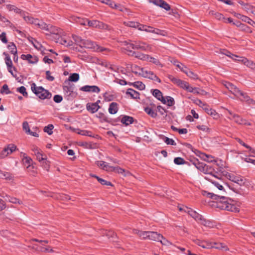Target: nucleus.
Listing matches in <instances>:
<instances>
[{
	"label": "nucleus",
	"mask_w": 255,
	"mask_h": 255,
	"mask_svg": "<svg viewBox=\"0 0 255 255\" xmlns=\"http://www.w3.org/2000/svg\"><path fill=\"white\" fill-rule=\"evenodd\" d=\"M6 150V152H8V154H11L14 151H15L16 149V147L15 145L12 144H10L7 145L6 147L4 148Z\"/></svg>",
	"instance_id": "47"
},
{
	"label": "nucleus",
	"mask_w": 255,
	"mask_h": 255,
	"mask_svg": "<svg viewBox=\"0 0 255 255\" xmlns=\"http://www.w3.org/2000/svg\"><path fill=\"white\" fill-rule=\"evenodd\" d=\"M229 118L231 120H234L235 122L238 124L250 125V124L247 123L245 120L243 119L240 116L236 114L233 115V118L229 117Z\"/></svg>",
	"instance_id": "23"
},
{
	"label": "nucleus",
	"mask_w": 255,
	"mask_h": 255,
	"mask_svg": "<svg viewBox=\"0 0 255 255\" xmlns=\"http://www.w3.org/2000/svg\"><path fill=\"white\" fill-rule=\"evenodd\" d=\"M109 239H111V241H115V238L116 237V235L113 231H105L104 233Z\"/></svg>",
	"instance_id": "43"
},
{
	"label": "nucleus",
	"mask_w": 255,
	"mask_h": 255,
	"mask_svg": "<svg viewBox=\"0 0 255 255\" xmlns=\"http://www.w3.org/2000/svg\"><path fill=\"white\" fill-rule=\"evenodd\" d=\"M221 52L222 54L227 56L234 60L242 62L248 67L251 68L254 71H255V63H254L253 61L249 60L246 58L239 57L237 55L233 54L230 51L225 49L221 50Z\"/></svg>",
	"instance_id": "2"
},
{
	"label": "nucleus",
	"mask_w": 255,
	"mask_h": 255,
	"mask_svg": "<svg viewBox=\"0 0 255 255\" xmlns=\"http://www.w3.org/2000/svg\"><path fill=\"white\" fill-rule=\"evenodd\" d=\"M126 94L129 95L132 99H139V93L132 89H128L127 91L126 92Z\"/></svg>",
	"instance_id": "25"
},
{
	"label": "nucleus",
	"mask_w": 255,
	"mask_h": 255,
	"mask_svg": "<svg viewBox=\"0 0 255 255\" xmlns=\"http://www.w3.org/2000/svg\"><path fill=\"white\" fill-rule=\"evenodd\" d=\"M73 86L71 85L69 83L68 85H64L63 87L64 93L67 96L71 95L73 92Z\"/></svg>",
	"instance_id": "24"
},
{
	"label": "nucleus",
	"mask_w": 255,
	"mask_h": 255,
	"mask_svg": "<svg viewBox=\"0 0 255 255\" xmlns=\"http://www.w3.org/2000/svg\"><path fill=\"white\" fill-rule=\"evenodd\" d=\"M196 127L198 129L206 132H209L210 131L209 128L206 125H198Z\"/></svg>",
	"instance_id": "59"
},
{
	"label": "nucleus",
	"mask_w": 255,
	"mask_h": 255,
	"mask_svg": "<svg viewBox=\"0 0 255 255\" xmlns=\"http://www.w3.org/2000/svg\"><path fill=\"white\" fill-rule=\"evenodd\" d=\"M96 179L102 185H106L109 186L112 185L111 182L107 181L102 178H100L99 177H96Z\"/></svg>",
	"instance_id": "62"
},
{
	"label": "nucleus",
	"mask_w": 255,
	"mask_h": 255,
	"mask_svg": "<svg viewBox=\"0 0 255 255\" xmlns=\"http://www.w3.org/2000/svg\"><path fill=\"white\" fill-rule=\"evenodd\" d=\"M214 169L211 166L206 164L205 167V171H204V173L209 174L212 175L213 176L216 177L215 175L214 174Z\"/></svg>",
	"instance_id": "35"
},
{
	"label": "nucleus",
	"mask_w": 255,
	"mask_h": 255,
	"mask_svg": "<svg viewBox=\"0 0 255 255\" xmlns=\"http://www.w3.org/2000/svg\"><path fill=\"white\" fill-rule=\"evenodd\" d=\"M0 178L7 180H10L12 179L13 176L9 172L0 170Z\"/></svg>",
	"instance_id": "33"
},
{
	"label": "nucleus",
	"mask_w": 255,
	"mask_h": 255,
	"mask_svg": "<svg viewBox=\"0 0 255 255\" xmlns=\"http://www.w3.org/2000/svg\"><path fill=\"white\" fill-rule=\"evenodd\" d=\"M16 91L21 94L25 97H27L28 96L26 88L24 86H21L17 88Z\"/></svg>",
	"instance_id": "48"
},
{
	"label": "nucleus",
	"mask_w": 255,
	"mask_h": 255,
	"mask_svg": "<svg viewBox=\"0 0 255 255\" xmlns=\"http://www.w3.org/2000/svg\"><path fill=\"white\" fill-rule=\"evenodd\" d=\"M202 194L204 196L216 200L218 208L234 212H239V208L234 204V201L230 198L223 195H219L205 191H203Z\"/></svg>",
	"instance_id": "1"
},
{
	"label": "nucleus",
	"mask_w": 255,
	"mask_h": 255,
	"mask_svg": "<svg viewBox=\"0 0 255 255\" xmlns=\"http://www.w3.org/2000/svg\"><path fill=\"white\" fill-rule=\"evenodd\" d=\"M21 14L23 16V19H24V20L26 22H27L28 23L33 24L34 21L35 20V19L33 18V17H32L29 15H26L24 14L23 11L22 12Z\"/></svg>",
	"instance_id": "40"
},
{
	"label": "nucleus",
	"mask_w": 255,
	"mask_h": 255,
	"mask_svg": "<svg viewBox=\"0 0 255 255\" xmlns=\"http://www.w3.org/2000/svg\"><path fill=\"white\" fill-rule=\"evenodd\" d=\"M166 104L167 106L171 107L174 104V99L170 96H167L166 97Z\"/></svg>",
	"instance_id": "57"
},
{
	"label": "nucleus",
	"mask_w": 255,
	"mask_h": 255,
	"mask_svg": "<svg viewBox=\"0 0 255 255\" xmlns=\"http://www.w3.org/2000/svg\"><path fill=\"white\" fill-rule=\"evenodd\" d=\"M130 85H133L134 87L140 90H144L145 87V85L140 81H137L130 83Z\"/></svg>",
	"instance_id": "36"
},
{
	"label": "nucleus",
	"mask_w": 255,
	"mask_h": 255,
	"mask_svg": "<svg viewBox=\"0 0 255 255\" xmlns=\"http://www.w3.org/2000/svg\"><path fill=\"white\" fill-rule=\"evenodd\" d=\"M194 165L198 170L204 173L206 164L197 162V163H194Z\"/></svg>",
	"instance_id": "50"
},
{
	"label": "nucleus",
	"mask_w": 255,
	"mask_h": 255,
	"mask_svg": "<svg viewBox=\"0 0 255 255\" xmlns=\"http://www.w3.org/2000/svg\"><path fill=\"white\" fill-rule=\"evenodd\" d=\"M96 164L97 165L103 169V170H105L107 171L110 172L111 171V169L112 168V166L109 165V163L103 161H96Z\"/></svg>",
	"instance_id": "18"
},
{
	"label": "nucleus",
	"mask_w": 255,
	"mask_h": 255,
	"mask_svg": "<svg viewBox=\"0 0 255 255\" xmlns=\"http://www.w3.org/2000/svg\"><path fill=\"white\" fill-rule=\"evenodd\" d=\"M78 131L77 132L78 134H81L82 135L88 136L90 137H94V135L92 132L89 130H80L78 129Z\"/></svg>",
	"instance_id": "37"
},
{
	"label": "nucleus",
	"mask_w": 255,
	"mask_h": 255,
	"mask_svg": "<svg viewBox=\"0 0 255 255\" xmlns=\"http://www.w3.org/2000/svg\"><path fill=\"white\" fill-rule=\"evenodd\" d=\"M227 178L231 181L237 183L240 186L245 184V179L241 176H237L233 174H229L227 175Z\"/></svg>",
	"instance_id": "10"
},
{
	"label": "nucleus",
	"mask_w": 255,
	"mask_h": 255,
	"mask_svg": "<svg viewBox=\"0 0 255 255\" xmlns=\"http://www.w3.org/2000/svg\"><path fill=\"white\" fill-rule=\"evenodd\" d=\"M174 162L177 165H181L185 163V161L181 157H176L174 159Z\"/></svg>",
	"instance_id": "64"
},
{
	"label": "nucleus",
	"mask_w": 255,
	"mask_h": 255,
	"mask_svg": "<svg viewBox=\"0 0 255 255\" xmlns=\"http://www.w3.org/2000/svg\"><path fill=\"white\" fill-rule=\"evenodd\" d=\"M99 64L107 68H110L111 69L114 70V71L116 70L115 68H114L112 66V65L109 62H108L107 61H102L100 62V63H99Z\"/></svg>",
	"instance_id": "53"
},
{
	"label": "nucleus",
	"mask_w": 255,
	"mask_h": 255,
	"mask_svg": "<svg viewBox=\"0 0 255 255\" xmlns=\"http://www.w3.org/2000/svg\"><path fill=\"white\" fill-rule=\"evenodd\" d=\"M23 162L27 164V166H29L32 162V159L29 157L25 156V154H23Z\"/></svg>",
	"instance_id": "61"
},
{
	"label": "nucleus",
	"mask_w": 255,
	"mask_h": 255,
	"mask_svg": "<svg viewBox=\"0 0 255 255\" xmlns=\"http://www.w3.org/2000/svg\"><path fill=\"white\" fill-rule=\"evenodd\" d=\"M188 99H191L194 104L199 106L202 108H203V106H206V104L203 103L200 100L198 99H193L191 98V97H189Z\"/></svg>",
	"instance_id": "54"
},
{
	"label": "nucleus",
	"mask_w": 255,
	"mask_h": 255,
	"mask_svg": "<svg viewBox=\"0 0 255 255\" xmlns=\"http://www.w3.org/2000/svg\"><path fill=\"white\" fill-rule=\"evenodd\" d=\"M21 58L23 60H27L31 64H35L38 61V59L36 56L31 55V54H22Z\"/></svg>",
	"instance_id": "14"
},
{
	"label": "nucleus",
	"mask_w": 255,
	"mask_h": 255,
	"mask_svg": "<svg viewBox=\"0 0 255 255\" xmlns=\"http://www.w3.org/2000/svg\"><path fill=\"white\" fill-rule=\"evenodd\" d=\"M163 238V236L160 234H158L156 232H150L149 231L148 239L159 242L160 239Z\"/></svg>",
	"instance_id": "17"
},
{
	"label": "nucleus",
	"mask_w": 255,
	"mask_h": 255,
	"mask_svg": "<svg viewBox=\"0 0 255 255\" xmlns=\"http://www.w3.org/2000/svg\"><path fill=\"white\" fill-rule=\"evenodd\" d=\"M86 108L88 111L92 113H95L98 111L100 107L98 105V103L96 102L94 103H88L86 105Z\"/></svg>",
	"instance_id": "16"
},
{
	"label": "nucleus",
	"mask_w": 255,
	"mask_h": 255,
	"mask_svg": "<svg viewBox=\"0 0 255 255\" xmlns=\"http://www.w3.org/2000/svg\"><path fill=\"white\" fill-rule=\"evenodd\" d=\"M201 224L206 227H208L209 228H213L214 227L213 223L209 220H206L204 218L203 219Z\"/></svg>",
	"instance_id": "55"
},
{
	"label": "nucleus",
	"mask_w": 255,
	"mask_h": 255,
	"mask_svg": "<svg viewBox=\"0 0 255 255\" xmlns=\"http://www.w3.org/2000/svg\"><path fill=\"white\" fill-rule=\"evenodd\" d=\"M118 104L117 103L113 102L110 104L109 108V112L111 114H115L118 111Z\"/></svg>",
	"instance_id": "27"
},
{
	"label": "nucleus",
	"mask_w": 255,
	"mask_h": 255,
	"mask_svg": "<svg viewBox=\"0 0 255 255\" xmlns=\"http://www.w3.org/2000/svg\"><path fill=\"white\" fill-rule=\"evenodd\" d=\"M241 91V90H240L237 87L234 85L233 86V87L232 88V89L230 90V92L237 98L239 97V94Z\"/></svg>",
	"instance_id": "46"
},
{
	"label": "nucleus",
	"mask_w": 255,
	"mask_h": 255,
	"mask_svg": "<svg viewBox=\"0 0 255 255\" xmlns=\"http://www.w3.org/2000/svg\"><path fill=\"white\" fill-rule=\"evenodd\" d=\"M243 17L244 18L243 20V21L246 22L253 26H255V22L252 20L250 18L247 16Z\"/></svg>",
	"instance_id": "63"
},
{
	"label": "nucleus",
	"mask_w": 255,
	"mask_h": 255,
	"mask_svg": "<svg viewBox=\"0 0 255 255\" xmlns=\"http://www.w3.org/2000/svg\"><path fill=\"white\" fill-rule=\"evenodd\" d=\"M134 234H137L142 239H148L149 231H141L136 229L132 230Z\"/></svg>",
	"instance_id": "22"
},
{
	"label": "nucleus",
	"mask_w": 255,
	"mask_h": 255,
	"mask_svg": "<svg viewBox=\"0 0 255 255\" xmlns=\"http://www.w3.org/2000/svg\"><path fill=\"white\" fill-rule=\"evenodd\" d=\"M144 111L152 118H155L157 116V113L149 107L144 108Z\"/></svg>",
	"instance_id": "38"
},
{
	"label": "nucleus",
	"mask_w": 255,
	"mask_h": 255,
	"mask_svg": "<svg viewBox=\"0 0 255 255\" xmlns=\"http://www.w3.org/2000/svg\"><path fill=\"white\" fill-rule=\"evenodd\" d=\"M87 25H88L89 27L96 28L100 29H105L108 30H111V28L109 25L104 23L103 22L97 20H88Z\"/></svg>",
	"instance_id": "6"
},
{
	"label": "nucleus",
	"mask_w": 255,
	"mask_h": 255,
	"mask_svg": "<svg viewBox=\"0 0 255 255\" xmlns=\"http://www.w3.org/2000/svg\"><path fill=\"white\" fill-rule=\"evenodd\" d=\"M80 90L85 92H91L98 93L100 91V88L97 86L86 85L81 88Z\"/></svg>",
	"instance_id": "15"
},
{
	"label": "nucleus",
	"mask_w": 255,
	"mask_h": 255,
	"mask_svg": "<svg viewBox=\"0 0 255 255\" xmlns=\"http://www.w3.org/2000/svg\"><path fill=\"white\" fill-rule=\"evenodd\" d=\"M152 95L157 100H159L160 98H162V94L161 92L158 89L153 90L152 92Z\"/></svg>",
	"instance_id": "52"
},
{
	"label": "nucleus",
	"mask_w": 255,
	"mask_h": 255,
	"mask_svg": "<svg viewBox=\"0 0 255 255\" xmlns=\"http://www.w3.org/2000/svg\"><path fill=\"white\" fill-rule=\"evenodd\" d=\"M214 244L216 245V246H213V247L212 248H215L217 249L225 251L228 250L227 247L222 243H214Z\"/></svg>",
	"instance_id": "39"
},
{
	"label": "nucleus",
	"mask_w": 255,
	"mask_h": 255,
	"mask_svg": "<svg viewBox=\"0 0 255 255\" xmlns=\"http://www.w3.org/2000/svg\"><path fill=\"white\" fill-rule=\"evenodd\" d=\"M69 81L71 82H77L79 79V75L77 73L71 74L69 77Z\"/></svg>",
	"instance_id": "44"
},
{
	"label": "nucleus",
	"mask_w": 255,
	"mask_h": 255,
	"mask_svg": "<svg viewBox=\"0 0 255 255\" xmlns=\"http://www.w3.org/2000/svg\"><path fill=\"white\" fill-rule=\"evenodd\" d=\"M71 20L82 25H88V19H87L81 18L79 17L73 16L71 17Z\"/></svg>",
	"instance_id": "20"
},
{
	"label": "nucleus",
	"mask_w": 255,
	"mask_h": 255,
	"mask_svg": "<svg viewBox=\"0 0 255 255\" xmlns=\"http://www.w3.org/2000/svg\"><path fill=\"white\" fill-rule=\"evenodd\" d=\"M95 45L96 44L91 41L84 40L83 45H82V47L91 48L92 47H95Z\"/></svg>",
	"instance_id": "42"
},
{
	"label": "nucleus",
	"mask_w": 255,
	"mask_h": 255,
	"mask_svg": "<svg viewBox=\"0 0 255 255\" xmlns=\"http://www.w3.org/2000/svg\"><path fill=\"white\" fill-rule=\"evenodd\" d=\"M64 33L63 30L60 28H57L52 25L49 24L46 34L49 33L56 35L57 36H61Z\"/></svg>",
	"instance_id": "11"
},
{
	"label": "nucleus",
	"mask_w": 255,
	"mask_h": 255,
	"mask_svg": "<svg viewBox=\"0 0 255 255\" xmlns=\"http://www.w3.org/2000/svg\"><path fill=\"white\" fill-rule=\"evenodd\" d=\"M124 24L127 26L137 28L139 30V27L141 25V24L137 22L132 21H124Z\"/></svg>",
	"instance_id": "28"
},
{
	"label": "nucleus",
	"mask_w": 255,
	"mask_h": 255,
	"mask_svg": "<svg viewBox=\"0 0 255 255\" xmlns=\"http://www.w3.org/2000/svg\"><path fill=\"white\" fill-rule=\"evenodd\" d=\"M150 2L153 3L157 6L164 8L166 10H169L170 9V5L166 2L163 0H150Z\"/></svg>",
	"instance_id": "12"
},
{
	"label": "nucleus",
	"mask_w": 255,
	"mask_h": 255,
	"mask_svg": "<svg viewBox=\"0 0 255 255\" xmlns=\"http://www.w3.org/2000/svg\"><path fill=\"white\" fill-rule=\"evenodd\" d=\"M163 140L167 144L172 145H175L176 144L175 141L173 139L168 138L167 137H164L163 138Z\"/></svg>",
	"instance_id": "56"
},
{
	"label": "nucleus",
	"mask_w": 255,
	"mask_h": 255,
	"mask_svg": "<svg viewBox=\"0 0 255 255\" xmlns=\"http://www.w3.org/2000/svg\"><path fill=\"white\" fill-rule=\"evenodd\" d=\"M240 96L242 97V99H241V101H245L250 104H255V101L253 99H251L249 96L246 93L241 91L239 94V96Z\"/></svg>",
	"instance_id": "26"
},
{
	"label": "nucleus",
	"mask_w": 255,
	"mask_h": 255,
	"mask_svg": "<svg viewBox=\"0 0 255 255\" xmlns=\"http://www.w3.org/2000/svg\"><path fill=\"white\" fill-rule=\"evenodd\" d=\"M0 196L2 198H5L6 197V198L5 199L11 203L14 204L18 203L19 204L21 203V202H20L18 199L16 198L12 197L7 195H5V196H4L3 194L1 193H0Z\"/></svg>",
	"instance_id": "32"
},
{
	"label": "nucleus",
	"mask_w": 255,
	"mask_h": 255,
	"mask_svg": "<svg viewBox=\"0 0 255 255\" xmlns=\"http://www.w3.org/2000/svg\"><path fill=\"white\" fill-rule=\"evenodd\" d=\"M72 38L77 45L82 47L84 43V39H82L81 37L74 34L72 35Z\"/></svg>",
	"instance_id": "34"
},
{
	"label": "nucleus",
	"mask_w": 255,
	"mask_h": 255,
	"mask_svg": "<svg viewBox=\"0 0 255 255\" xmlns=\"http://www.w3.org/2000/svg\"><path fill=\"white\" fill-rule=\"evenodd\" d=\"M6 8L9 11H14V12L16 13H19L21 14V13L22 12V10H21L20 9L17 7L16 6L12 4H6L5 5Z\"/></svg>",
	"instance_id": "30"
},
{
	"label": "nucleus",
	"mask_w": 255,
	"mask_h": 255,
	"mask_svg": "<svg viewBox=\"0 0 255 255\" xmlns=\"http://www.w3.org/2000/svg\"><path fill=\"white\" fill-rule=\"evenodd\" d=\"M181 70L185 73L189 77L194 80L198 79V75L194 73L193 71L183 69V68L181 69Z\"/></svg>",
	"instance_id": "31"
},
{
	"label": "nucleus",
	"mask_w": 255,
	"mask_h": 255,
	"mask_svg": "<svg viewBox=\"0 0 255 255\" xmlns=\"http://www.w3.org/2000/svg\"><path fill=\"white\" fill-rule=\"evenodd\" d=\"M129 52L132 54V55H134L136 58L142 60L143 61H148L149 55L147 54H144L141 53L132 52V51H129Z\"/></svg>",
	"instance_id": "19"
},
{
	"label": "nucleus",
	"mask_w": 255,
	"mask_h": 255,
	"mask_svg": "<svg viewBox=\"0 0 255 255\" xmlns=\"http://www.w3.org/2000/svg\"><path fill=\"white\" fill-rule=\"evenodd\" d=\"M194 242L196 245L204 249H211L213 247L212 243L207 241H201L197 239Z\"/></svg>",
	"instance_id": "13"
},
{
	"label": "nucleus",
	"mask_w": 255,
	"mask_h": 255,
	"mask_svg": "<svg viewBox=\"0 0 255 255\" xmlns=\"http://www.w3.org/2000/svg\"><path fill=\"white\" fill-rule=\"evenodd\" d=\"M64 36V33L61 36H59L58 38H57V40L59 41V42L65 46H70L73 45V41L70 40H66L64 37H63Z\"/></svg>",
	"instance_id": "21"
},
{
	"label": "nucleus",
	"mask_w": 255,
	"mask_h": 255,
	"mask_svg": "<svg viewBox=\"0 0 255 255\" xmlns=\"http://www.w3.org/2000/svg\"><path fill=\"white\" fill-rule=\"evenodd\" d=\"M54 128V126L53 125L50 124L47 126H46L44 128V131L47 132L49 135H51L53 133V129Z\"/></svg>",
	"instance_id": "45"
},
{
	"label": "nucleus",
	"mask_w": 255,
	"mask_h": 255,
	"mask_svg": "<svg viewBox=\"0 0 255 255\" xmlns=\"http://www.w3.org/2000/svg\"><path fill=\"white\" fill-rule=\"evenodd\" d=\"M32 91L40 99H50L52 94L48 90L41 86H36L35 83H32L31 86Z\"/></svg>",
	"instance_id": "3"
},
{
	"label": "nucleus",
	"mask_w": 255,
	"mask_h": 255,
	"mask_svg": "<svg viewBox=\"0 0 255 255\" xmlns=\"http://www.w3.org/2000/svg\"><path fill=\"white\" fill-rule=\"evenodd\" d=\"M168 77L174 84L184 90H185L187 86H188L189 84L188 82L175 78L172 75H168Z\"/></svg>",
	"instance_id": "9"
},
{
	"label": "nucleus",
	"mask_w": 255,
	"mask_h": 255,
	"mask_svg": "<svg viewBox=\"0 0 255 255\" xmlns=\"http://www.w3.org/2000/svg\"><path fill=\"white\" fill-rule=\"evenodd\" d=\"M8 48L11 54H17L16 47L13 43H10L8 44Z\"/></svg>",
	"instance_id": "49"
},
{
	"label": "nucleus",
	"mask_w": 255,
	"mask_h": 255,
	"mask_svg": "<svg viewBox=\"0 0 255 255\" xmlns=\"http://www.w3.org/2000/svg\"><path fill=\"white\" fill-rule=\"evenodd\" d=\"M139 30L144 31L146 32L152 33L156 34L157 35H162L164 36H166L167 34V32L164 30H160L159 29L155 28L150 26L143 24H141V25L139 27Z\"/></svg>",
	"instance_id": "5"
},
{
	"label": "nucleus",
	"mask_w": 255,
	"mask_h": 255,
	"mask_svg": "<svg viewBox=\"0 0 255 255\" xmlns=\"http://www.w3.org/2000/svg\"><path fill=\"white\" fill-rule=\"evenodd\" d=\"M140 74L145 78L150 79L158 83L161 82L160 79L152 71H148L144 68H141Z\"/></svg>",
	"instance_id": "7"
},
{
	"label": "nucleus",
	"mask_w": 255,
	"mask_h": 255,
	"mask_svg": "<svg viewBox=\"0 0 255 255\" xmlns=\"http://www.w3.org/2000/svg\"><path fill=\"white\" fill-rule=\"evenodd\" d=\"M185 212L188 213V214L191 216L193 218H194L195 216L197 215V213L196 211H193V210L186 207V210H185Z\"/></svg>",
	"instance_id": "58"
},
{
	"label": "nucleus",
	"mask_w": 255,
	"mask_h": 255,
	"mask_svg": "<svg viewBox=\"0 0 255 255\" xmlns=\"http://www.w3.org/2000/svg\"><path fill=\"white\" fill-rule=\"evenodd\" d=\"M111 171H114L115 172L122 174L125 176L126 174H125V170L119 167H114L112 166V168L111 169Z\"/></svg>",
	"instance_id": "51"
},
{
	"label": "nucleus",
	"mask_w": 255,
	"mask_h": 255,
	"mask_svg": "<svg viewBox=\"0 0 255 255\" xmlns=\"http://www.w3.org/2000/svg\"><path fill=\"white\" fill-rule=\"evenodd\" d=\"M133 122V118L128 116H124L121 119V122L126 126H128L132 124Z\"/></svg>",
	"instance_id": "29"
},
{
	"label": "nucleus",
	"mask_w": 255,
	"mask_h": 255,
	"mask_svg": "<svg viewBox=\"0 0 255 255\" xmlns=\"http://www.w3.org/2000/svg\"><path fill=\"white\" fill-rule=\"evenodd\" d=\"M125 45H129L133 49H140L143 51H149L151 50V46L147 43L140 41H136L134 43H131L130 41H125L124 42Z\"/></svg>",
	"instance_id": "4"
},
{
	"label": "nucleus",
	"mask_w": 255,
	"mask_h": 255,
	"mask_svg": "<svg viewBox=\"0 0 255 255\" xmlns=\"http://www.w3.org/2000/svg\"><path fill=\"white\" fill-rule=\"evenodd\" d=\"M4 93L5 94L11 93V92L9 90L8 87L6 84H4L0 90V93L3 94Z\"/></svg>",
	"instance_id": "60"
},
{
	"label": "nucleus",
	"mask_w": 255,
	"mask_h": 255,
	"mask_svg": "<svg viewBox=\"0 0 255 255\" xmlns=\"http://www.w3.org/2000/svg\"><path fill=\"white\" fill-rule=\"evenodd\" d=\"M148 61L152 62L155 65L159 66L161 67L163 66V65L160 62L159 60L155 57H151L149 56Z\"/></svg>",
	"instance_id": "41"
},
{
	"label": "nucleus",
	"mask_w": 255,
	"mask_h": 255,
	"mask_svg": "<svg viewBox=\"0 0 255 255\" xmlns=\"http://www.w3.org/2000/svg\"><path fill=\"white\" fill-rule=\"evenodd\" d=\"M3 55L5 56L4 61L7 66L8 71L13 77H16V75L14 74L12 71V70H15V68L14 67H13L12 62L9 55L5 52L3 53Z\"/></svg>",
	"instance_id": "8"
}]
</instances>
